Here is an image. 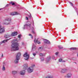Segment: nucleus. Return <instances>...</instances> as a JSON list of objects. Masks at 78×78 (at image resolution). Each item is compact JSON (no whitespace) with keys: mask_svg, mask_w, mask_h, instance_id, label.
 Listing matches in <instances>:
<instances>
[{"mask_svg":"<svg viewBox=\"0 0 78 78\" xmlns=\"http://www.w3.org/2000/svg\"><path fill=\"white\" fill-rule=\"evenodd\" d=\"M21 36H22V35H19L18 36V38H19V40L17 39L16 40H14L12 42V47L11 48V50L12 51H17V50H18L19 44V43L15 42L14 41H17V42L20 41Z\"/></svg>","mask_w":78,"mask_h":78,"instance_id":"obj_1","label":"nucleus"},{"mask_svg":"<svg viewBox=\"0 0 78 78\" xmlns=\"http://www.w3.org/2000/svg\"><path fill=\"white\" fill-rule=\"evenodd\" d=\"M35 65L34 64L32 65L31 66L27 69V72L29 73H32L34 70V68L35 67Z\"/></svg>","mask_w":78,"mask_h":78,"instance_id":"obj_2","label":"nucleus"},{"mask_svg":"<svg viewBox=\"0 0 78 78\" xmlns=\"http://www.w3.org/2000/svg\"><path fill=\"white\" fill-rule=\"evenodd\" d=\"M5 21H7L4 23L5 25H10L11 23L12 19L11 18L7 17L5 19Z\"/></svg>","mask_w":78,"mask_h":78,"instance_id":"obj_3","label":"nucleus"},{"mask_svg":"<svg viewBox=\"0 0 78 78\" xmlns=\"http://www.w3.org/2000/svg\"><path fill=\"white\" fill-rule=\"evenodd\" d=\"M24 27L23 28L24 30H25V28L28 30L31 29V24H26L24 25Z\"/></svg>","mask_w":78,"mask_h":78,"instance_id":"obj_4","label":"nucleus"},{"mask_svg":"<svg viewBox=\"0 0 78 78\" xmlns=\"http://www.w3.org/2000/svg\"><path fill=\"white\" fill-rule=\"evenodd\" d=\"M5 31V28L4 27H2V26H0V33H3Z\"/></svg>","mask_w":78,"mask_h":78,"instance_id":"obj_5","label":"nucleus"},{"mask_svg":"<svg viewBox=\"0 0 78 78\" xmlns=\"http://www.w3.org/2000/svg\"><path fill=\"white\" fill-rule=\"evenodd\" d=\"M21 55V53L18 52L16 56V59H20V56Z\"/></svg>","mask_w":78,"mask_h":78,"instance_id":"obj_6","label":"nucleus"},{"mask_svg":"<svg viewBox=\"0 0 78 78\" xmlns=\"http://www.w3.org/2000/svg\"><path fill=\"white\" fill-rule=\"evenodd\" d=\"M72 73H69L67 74L66 76V78H71V76H72Z\"/></svg>","mask_w":78,"mask_h":78,"instance_id":"obj_7","label":"nucleus"},{"mask_svg":"<svg viewBox=\"0 0 78 78\" xmlns=\"http://www.w3.org/2000/svg\"><path fill=\"white\" fill-rule=\"evenodd\" d=\"M67 71V69H62L60 70L61 73H66Z\"/></svg>","mask_w":78,"mask_h":78,"instance_id":"obj_8","label":"nucleus"},{"mask_svg":"<svg viewBox=\"0 0 78 78\" xmlns=\"http://www.w3.org/2000/svg\"><path fill=\"white\" fill-rule=\"evenodd\" d=\"M23 67L24 69H25V70H27L28 68V65L27 64H25L23 66Z\"/></svg>","mask_w":78,"mask_h":78,"instance_id":"obj_9","label":"nucleus"},{"mask_svg":"<svg viewBox=\"0 0 78 78\" xmlns=\"http://www.w3.org/2000/svg\"><path fill=\"white\" fill-rule=\"evenodd\" d=\"M23 56L27 58V59H29V57H30L29 55H28L27 52H26L25 54H24Z\"/></svg>","mask_w":78,"mask_h":78,"instance_id":"obj_10","label":"nucleus"},{"mask_svg":"<svg viewBox=\"0 0 78 78\" xmlns=\"http://www.w3.org/2000/svg\"><path fill=\"white\" fill-rule=\"evenodd\" d=\"M25 70H23L20 71V73L21 75H24L25 74Z\"/></svg>","mask_w":78,"mask_h":78,"instance_id":"obj_11","label":"nucleus"},{"mask_svg":"<svg viewBox=\"0 0 78 78\" xmlns=\"http://www.w3.org/2000/svg\"><path fill=\"white\" fill-rule=\"evenodd\" d=\"M44 43H45V44H50V41L46 39H44Z\"/></svg>","mask_w":78,"mask_h":78,"instance_id":"obj_12","label":"nucleus"},{"mask_svg":"<svg viewBox=\"0 0 78 78\" xmlns=\"http://www.w3.org/2000/svg\"><path fill=\"white\" fill-rule=\"evenodd\" d=\"M10 14L11 16H15V15H17V13L16 12H12Z\"/></svg>","mask_w":78,"mask_h":78,"instance_id":"obj_13","label":"nucleus"},{"mask_svg":"<svg viewBox=\"0 0 78 78\" xmlns=\"http://www.w3.org/2000/svg\"><path fill=\"white\" fill-rule=\"evenodd\" d=\"M36 49V46H35V45H34V44H33L32 49V51H34V50H35Z\"/></svg>","mask_w":78,"mask_h":78,"instance_id":"obj_14","label":"nucleus"},{"mask_svg":"<svg viewBox=\"0 0 78 78\" xmlns=\"http://www.w3.org/2000/svg\"><path fill=\"white\" fill-rule=\"evenodd\" d=\"M9 40V39H7L6 40H5L3 41H2L0 42V45H1V44H2V43H5V42H7V41H8Z\"/></svg>","mask_w":78,"mask_h":78,"instance_id":"obj_15","label":"nucleus"},{"mask_svg":"<svg viewBox=\"0 0 78 78\" xmlns=\"http://www.w3.org/2000/svg\"><path fill=\"white\" fill-rule=\"evenodd\" d=\"M17 34V32H14L13 33H12L11 34V36H16Z\"/></svg>","mask_w":78,"mask_h":78,"instance_id":"obj_16","label":"nucleus"},{"mask_svg":"<svg viewBox=\"0 0 78 78\" xmlns=\"http://www.w3.org/2000/svg\"><path fill=\"white\" fill-rule=\"evenodd\" d=\"M6 64H5V62H3V66L2 67V70L3 71H5V67L4 66H5Z\"/></svg>","mask_w":78,"mask_h":78,"instance_id":"obj_17","label":"nucleus"},{"mask_svg":"<svg viewBox=\"0 0 78 78\" xmlns=\"http://www.w3.org/2000/svg\"><path fill=\"white\" fill-rule=\"evenodd\" d=\"M54 76L53 75H49L46 77V78H54Z\"/></svg>","mask_w":78,"mask_h":78,"instance_id":"obj_18","label":"nucleus"},{"mask_svg":"<svg viewBox=\"0 0 78 78\" xmlns=\"http://www.w3.org/2000/svg\"><path fill=\"white\" fill-rule=\"evenodd\" d=\"M39 55L40 56H45V54L44 53H39Z\"/></svg>","mask_w":78,"mask_h":78,"instance_id":"obj_19","label":"nucleus"},{"mask_svg":"<svg viewBox=\"0 0 78 78\" xmlns=\"http://www.w3.org/2000/svg\"><path fill=\"white\" fill-rule=\"evenodd\" d=\"M19 59H16L14 61L15 63L17 64V63H18L19 62Z\"/></svg>","mask_w":78,"mask_h":78,"instance_id":"obj_20","label":"nucleus"},{"mask_svg":"<svg viewBox=\"0 0 78 78\" xmlns=\"http://www.w3.org/2000/svg\"><path fill=\"white\" fill-rule=\"evenodd\" d=\"M5 38H8L9 37H10V35H9L8 34H5Z\"/></svg>","mask_w":78,"mask_h":78,"instance_id":"obj_21","label":"nucleus"},{"mask_svg":"<svg viewBox=\"0 0 78 78\" xmlns=\"http://www.w3.org/2000/svg\"><path fill=\"white\" fill-rule=\"evenodd\" d=\"M46 63H48L50 61V59H45Z\"/></svg>","mask_w":78,"mask_h":78,"instance_id":"obj_22","label":"nucleus"},{"mask_svg":"<svg viewBox=\"0 0 78 78\" xmlns=\"http://www.w3.org/2000/svg\"><path fill=\"white\" fill-rule=\"evenodd\" d=\"M59 62H66V61L63 60L62 59H60L58 60Z\"/></svg>","mask_w":78,"mask_h":78,"instance_id":"obj_23","label":"nucleus"},{"mask_svg":"<svg viewBox=\"0 0 78 78\" xmlns=\"http://www.w3.org/2000/svg\"><path fill=\"white\" fill-rule=\"evenodd\" d=\"M12 73L13 75H15V74L17 73V72L15 71H12Z\"/></svg>","mask_w":78,"mask_h":78,"instance_id":"obj_24","label":"nucleus"},{"mask_svg":"<svg viewBox=\"0 0 78 78\" xmlns=\"http://www.w3.org/2000/svg\"><path fill=\"white\" fill-rule=\"evenodd\" d=\"M59 54V52H56L55 53V55H56V56H58V54Z\"/></svg>","mask_w":78,"mask_h":78,"instance_id":"obj_25","label":"nucleus"},{"mask_svg":"<svg viewBox=\"0 0 78 78\" xmlns=\"http://www.w3.org/2000/svg\"><path fill=\"white\" fill-rule=\"evenodd\" d=\"M28 16L29 17V19H31V15L30 14V15H28Z\"/></svg>","mask_w":78,"mask_h":78,"instance_id":"obj_26","label":"nucleus"},{"mask_svg":"<svg viewBox=\"0 0 78 78\" xmlns=\"http://www.w3.org/2000/svg\"><path fill=\"white\" fill-rule=\"evenodd\" d=\"M58 48H62V47L61 46L59 45V46H58Z\"/></svg>","mask_w":78,"mask_h":78,"instance_id":"obj_27","label":"nucleus"},{"mask_svg":"<svg viewBox=\"0 0 78 78\" xmlns=\"http://www.w3.org/2000/svg\"><path fill=\"white\" fill-rule=\"evenodd\" d=\"M11 3L12 5H14L15 4L14 2H11Z\"/></svg>","mask_w":78,"mask_h":78,"instance_id":"obj_28","label":"nucleus"},{"mask_svg":"<svg viewBox=\"0 0 78 78\" xmlns=\"http://www.w3.org/2000/svg\"><path fill=\"white\" fill-rule=\"evenodd\" d=\"M44 59H41V62H43V61H44Z\"/></svg>","mask_w":78,"mask_h":78,"instance_id":"obj_29","label":"nucleus"},{"mask_svg":"<svg viewBox=\"0 0 78 78\" xmlns=\"http://www.w3.org/2000/svg\"><path fill=\"white\" fill-rule=\"evenodd\" d=\"M41 49V50H42V47H39V48H38V50H39L40 49Z\"/></svg>","mask_w":78,"mask_h":78,"instance_id":"obj_30","label":"nucleus"},{"mask_svg":"<svg viewBox=\"0 0 78 78\" xmlns=\"http://www.w3.org/2000/svg\"><path fill=\"white\" fill-rule=\"evenodd\" d=\"M69 3L72 6H73V4H72V3L70 2H69Z\"/></svg>","mask_w":78,"mask_h":78,"instance_id":"obj_31","label":"nucleus"},{"mask_svg":"<svg viewBox=\"0 0 78 78\" xmlns=\"http://www.w3.org/2000/svg\"><path fill=\"white\" fill-rule=\"evenodd\" d=\"M37 40H36V39L34 40V42H37Z\"/></svg>","mask_w":78,"mask_h":78,"instance_id":"obj_32","label":"nucleus"},{"mask_svg":"<svg viewBox=\"0 0 78 78\" xmlns=\"http://www.w3.org/2000/svg\"><path fill=\"white\" fill-rule=\"evenodd\" d=\"M71 50H75L76 49V48H71Z\"/></svg>","mask_w":78,"mask_h":78,"instance_id":"obj_33","label":"nucleus"},{"mask_svg":"<svg viewBox=\"0 0 78 78\" xmlns=\"http://www.w3.org/2000/svg\"><path fill=\"white\" fill-rule=\"evenodd\" d=\"M51 57L50 56H48L47 58L48 59H51Z\"/></svg>","mask_w":78,"mask_h":78,"instance_id":"obj_34","label":"nucleus"},{"mask_svg":"<svg viewBox=\"0 0 78 78\" xmlns=\"http://www.w3.org/2000/svg\"><path fill=\"white\" fill-rule=\"evenodd\" d=\"M37 43L38 44H41V42L38 41L37 42Z\"/></svg>","mask_w":78,"mask_h":78,"instance_id":"obj_35","label":"nucleus"},{"mask_svg":"<svg viewBox=\"0 0 78 78\" xmlns=\"http://www.w3.org/2000/svg\"><path fill=\"white\" fill-rule=\"evenodd\" d=\"M33 55H34V56H35V55H36V54L35 53H34L33 54Z\"/></svg>","mask_w":78,"mask_h":78,"instance_id":"obj_36","label":"nucleus"},{"mask_svg":"<svg viewBox=\"0 0 78 78\" xmlns=\"http://www.w3.org/2000/svg\"><path fill=\"white\" fill-rule=\"evenodd\" d=\"M26 20H28V17H26Z\"/></svg>","mask_w":78,"mask_h":78,"instance_id":"obj_37","label":"nucleus"},{"mask_svg":"<svg viewBox=\"0 0 78 78\" xmlns=\"http://www.w3.org/2000/svg\"><path fill=\"white\" fill-rule=\"evenodd\" d=\"M32 33H33V34H35V32H34V31H32Z\"/></svg>","mask_w":78,"mask_h":78,"instance_id":"obj_38","label":"nucleus"},{"mask_svg":"<svg viewBox=\"0 0 78 78\" xmlns=\"http://www.w3.org/2000/svg\"><path fill=\"white\" fill-rule=\"evenodd\" d=\"M9 5V4H7L6 6V7H8V6Z\"/></svg>","mask_w":78,"mask_h":78,"instance_id":"obj_39","label":"nucleus"},{"mask_svg":"<svg viewBox=\"0 0 78 78\" xmlns=\"http://www.w3.org/2000/svg\"><path fill=\"white\" fill-rule=\"evenodd\" d=\"M52 58H55V56H52Z\"/></svg>","mask_w":78,"mask_h":78,"instance_id":"obj_40","label":"nucleus"},{"mask_svg":"<svg viewBox=\"0 0 78 78\" xmlns=\"http://www.w3.org/2000/svg\"><path fill=\"white\" fill-rule=\"evenodd\" d=\"M1 57H3V54H2Z\"/></svg>","mask_w":78,"mask_h":78,"instance_id":"obj_41","label":"nucleus"},{"mask_svg":"<svg viewBox=\"0 0 78 78\" xmlns=\"http://www.w3.org/2000/svg\"><path fill=\"white\" fill-rule=\"evenodd\" d=\"M31 38H32V39H33V37L32 35L31 36Z\"/></svg>","mask_w":78,"mask_h":78,"instance_id":"obj_42","label":"nucleus"},{"mask_svg":"<svg viewBox=\"0 0 78 78\" xmlns=\"http://www.w3.org/2000/svg\"><path fill=\"white\" fill-rule=\"evenodd\" d=\"M28 59H25V60L26 61H28Z\"/></svg>","mask_w":78,"mask_h":78,"instance_id":"obj_43","label":"nucleus"},{"mask_svg":"<svg viewBox=\"0 0 78 78\" xmlns=\"http://www.w3.org/2000/svg\"><path fill=\"white\" fill-rule=\"evenodd\" d=\"M32 30H34V27H32Z\"/></svg>","mask_w":78,"mask_h":78,"instance_id":"obj_44","label":"nucleus"},{"mask_svg":"<svg viewBox=\"0 0 78 78\" xmlns=\"http://www.w3.org/2000/svg\"><path fill=\"white\" fill-rule=\"evenodd\" d=\"M29 35L30 36H31L32 35H31V34H29Z\"/></svg>","mask_w":78,"mask_h":78,"instance_id":"obj_45","label":"nucleus"},{"mask_svg":"<svg viewBox=\"0 0 78 78\" xmlns=\"http://www.w3.org/2000/svg\"><path fill=\"white\" fill-rule=\"evenodd\" d=\"M22 45H24V43H23V42H22Z\"/></svg>","mask_w":78,"mask_h":78,"instance_id":"obj_46","label":"nucleus"},{"mask_svg":"<svg viewBox=\"0 0 78 78\" xmlns=\"http://www.w3.org/2000/svg\"><path fill=\"white\" fill-rule=\"evenodd\" d=\"M33 25H34V21H33Z\"/></svg>","mask_w":78,"mask_h":78,"instance_id":"obj_47","label":"nucleus"},{"mask_svg":"<svg viewBox=\"0 0 78 78\" xmlns=\"http://www.w3.org/2000/svg\"><path fill=\"white\" fill-rule=\"evenodd\" d=\"M77 56H78V53H77Z\"/></svg>","mask_w":78,"mask_h":78,"instance_id":"obj_48","label":"nucleus"},{"mask_svg":"<svg viewBox=\"0 0 78 78\" xmlns=\"http://www.w3.org/2000/svg\"><path fill=\"white\" fill-rule=\"evenodd\" d=\"M1 9H0V10H1Z\"/></svg>","mask_w":78,"mask_h":78,"instance_id":"obj_49","label":"nucleus"},{"mask_svg":"<svg viewBox=\"0 0 78 78\" xmlns=\"http://www.w3.org/2000/svg\"><path fill=\"white\" fill-rule=\"evenodd\" d=\"M75 9H76V8H75Z\"/></svg>","mask_w":78,"mask_h":78,"instance_id":"obj_50","label":"nucleus"},{"mask_svg":"<svg viewBox=\"0 0 78 78\" xmlns=\"http://www.w3.org/2000/svg\"><path fill=\"white\" fill-rule=\"evenodd\" d=\"M55 60H56V59H55Z\"/></svg>","mask_w":78,"mask_h":78,"instance_id":"obj_51","label":"nucleus"},{"mask_svg":"<svg viewBox=\"0 0 78 78\" xmlns=\"http://www.w3.org/2000/svg\"><path fill=\"white\" fill-rule=\"evenodd\" d=\"M75 63L76 64V62H75Z\"/></svg>","mask_w":78,"mask_h":78,"instance_id":"obj_52","label":"nucleus"},{"mask_svg":"<svg viewBox=\"0 0 78 78\" xmlns=\"http://www.w3.org/2000/svg\"><path fill=\"white\" fill-rule=\"evenodd\" d=\"M60 59H61V58H60Z\"/></svg>","mask_w":78,"mask_h":78,"instance_id":"obj_53","label":"nucleus"}]
</instances>
